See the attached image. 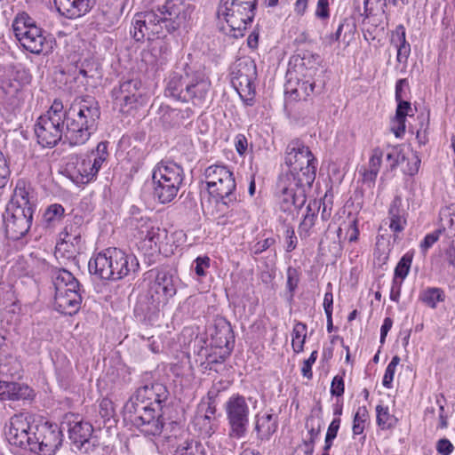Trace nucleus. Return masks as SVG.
Listing matches in <instances>:
<instances>
[{"mask_svg":"<svg viewBox=\"0 0 455 455\" xmlns=\"http://www.w3.org/2000/svg\"><path fill=\"white\" fill-rule=\"evenodd\" d=\"M100 116L99 103L92 97L75 100L67 111L61 101L54 100L38 117L35 132L43 147L52 148L63 137L71 146L83 145L96 130Z\"/></svg>","mask_w":455,"mask_h":455,"instance_id":"1","label":"nucleus"},{"mask_svg":"<svg viewBox=\"0 0 455 455\" xmlns=\"http://www.w3.org/2000/svg\"><path fill=\"white\" fill-rule=\"evenodd\" d=\"M167 398L168 391L163 384L142 386L125 403V416L145 435H159L164 427L162 403Z\"/></svg>","mask_w":455,"mask_h":455,"instance_id":"2","label":"nucleus"},{"mask_svg":"<svg viewBox=\"0 0 455 455\" xmlns=\"http://www.w3.org/2000/svg\"><path fill=\"white\" fill-rule=\"evenodd\" d=\"M211 89V81L201 70L185 64L169 76L165 95L182 102L201 107L205 104Z\"/></svg>","mask_w":455,"mask_h":455,"instance_id":"3","label":"nucleus"},{"mask_svg":"<svg viewBox=\"0 0 455 455\" xmlns=\"http://www.w3.org/2000/svg\"><path fill=\"white\" fill-rule=\"evenodd\" d=\"M138 268L139 262L135 256L116 248H108L98 253L88 263L90 273L104 280H120Z\"/></svg>","mask_w":455,"mask_h":455,"instance_id":"4","label":"nucleus"},{"mask_svg":"<svg viewBox=\"0 0 455 455\" xmlns=\"http://www.w3.org/2000/svg\"><path fill=\"white\" fill-rule=\"evenodd\" d=\"M284 160L290 171L288 177L293 179L294 185L310 188L315 179L316 159L309 148L294 139L286 147Z\"/></svg>","mask_w":455,"mask_h":455,"instance_id":"5","label":"nucleus"},{"mask_svg":"<svg viewBox=\"0 0 455 455\" xmlns=\"http://www.w3.org/2000/svg\"><path fill=\"white\" fill-rule=\"evenodd\" d=\"M257 3L258 0H220L218 16L223 18L229 28L226 33L235 38L242 37L254 19Z\"/></svg>","mask_w":455,"mask_h":455,"instance_id":"6","label":"nucleus"},{"mask_svg":"<svg viewBox=\"0 0 455 455\" xmlns=\"http://www.w3.org/2000/svg\"><path fill=\"white\" fill-rule=\"evenodd\" d=\"M154 196L161 204L172 202L184 180L181 166L173 162H160L153 170Z\"/></svg>","mask_w":455,"mask_h":455,"instance_id":"7","label":"nucleus"},{"mask_svg":"<svg viewBox=\"0 0 455 455\" xmlns=\"http://www.w3.org/2000/svg\"><path fill=\"white\" fill-rule=\"evenodd\" d=\"M13 33L21 46L34 54L48 53L53 41L47 39L43 29L26 12L19 13L12 22Z\"/></svg>","mask_w":455,"mask_h":455,"instance_id":"8","label":"nucleus"},{"mask_svg":"<svg viewBox=\"0 0 455 455\" xmlns=\"http://www.w3.org/2000/svg\"><path fill=\"white\" fill-rule=\"evenodd\" d=\"M55 287L54 306L63 315H73L78 312L82 303L80 283L68 270L57 272L53 282Z\"/></svg>","mask_w":455,"mask_h":455,"instance_id":"9","label":"nucleus"},{"mask_svg":"<svg viewBox=\"0 0 455 455\" xmlns=\"http://www.w3.org/2000/svg\"><path fill=\"white\" fill-rule=\"evenodd\" d=\"M207 189L217 202L229 206L237 202L236 183L233 172L225 165H211L204 172Z\"/></svg>","mask_w":455,"mask_h":455,"instance_id":"10","label":"nucleus"},{"mask_svg":"<svg viewBox=\"0 0 455 455\" xmlns=\"http://www.w3.org/2000/svg\"><path fill=\"white\" fill-rule=\"evenodd\" d=\"M257 78L256 64L250 59L239 60L232 71L231 82L241 100L251 106L256 95L255 80Z\"/></svg>","mask_w":455,"mask_h":455,"instance_id":"11","label":"nucleus"},{"mask_svg":"<svg viewBox=\"0 0 455 455\" xmlns=\"http://www.w3.org/2000/svg\"><path fill=\"white\" fill-rule=\"evenodd\" d=\"M34 416L28 412L13 415L9 421L5 432L8 442L15 446L31 451L34 443L33 431L35 430Z\"/></svg>","mask_w":455,"mask_h":455,"instance_id":"12","label":"nucleus"},{"mask_svg":"<svg viewBox=\"0 0 455 455\" xmlns=\"http://www.w3.org/2000/svg\"><path fill=\"white\" fill-rule=\"evenodd\" d=\"M34 416L28 412L13 415L9 421L5 432L8 442L15 446L31 451L34 443L33 431L35 430Z\"/></svg>","mask_w":455,"mask_h":455,"instance_id":"13","label":"nucleus"},{"mask_svg":"<svg viewBox=\"0 0 455 455\" xmlns=\"http://www.w3.org/2000/svg\"><path fill=\"white\" fill-rule=\"evenodd\" d=\"M150 305L143 307V301H140L136 308L145 314H154L158 310L161 303H165L168 299L176 294V286L173 282V276L167 271H158L155 280L149 286Z\"/></svg>","mask_w":455,"mask_h":455,"instance_id":"14","label":"nucleus"},{"mask_svg":"<svg viewBox=\"0 0 455 455\" xmlns=\"http://www.w3.org/2000/svg\"><path fill=\"white\" fill-rule=\"evenodd\" d=\"M31 452L53 455L62 443V432L57 424L41 421L35 425Z\"/></svg>","mask_w":455,"mask_h":455,"instance_id":"15","label":"nucleus"},{"mask_svg":"<svg viewBox=\"0 0 455 455\" xmlns=\"http://www.w3.org/2000/svg\"><path fill=\"white\" fill-rule=\"evenodd\" d=\"M227 419L230 426L229 435L242 438L245 435L249 424V405L241 395H234L228 398L225 405Z\"/></svg>","mask_w":455,"mask_h":455,"instance_id":"16","label":"nucleus"},{"mask_svg":"<svg viewBox=\"0 0 455 455\" xmlns=\"http://www.w3.org/2000/svg\"><path fill=\"white\" fill-rule=\"evenodd\" d=\"M30 81L31 76L26 69L4 71L0 77V90L6 102L18 106L23 101V88Z\"/></svg>","mask_w":455,"mask_h":455,"instance_id":"17","label":"nucleus"},{"mask_svg":"<svg viewBox=\"0 0 455 455\" xmlns=\"http://www.w3.org/2000/svg\"><path fill=\"white\" fill-rule=\"evenodd\" d=\"M31 207L7 208L4 215L5 232L12 239H20L29 230L32 224Z\"/></svg>","mask_w":455,"mask_h":455,"instance_id":"18","label":"nucleus"},{"mask_svg":"<svg viewBox=\"0 0 455 455\" xmlns=\"http://www.w3.org/2000/svg\"><path fill=\"white\" fill-rule=\"evenodd\" d=\"M141 82L139 79L123 81L112 90V98L116 106L121 110L124 107L132 106L141 96L140 89Z\"/></svg>","mask_w":455,"mask_h":455,"instance_id":"19","label":"nucleus"},{"mask_svg":"<svg viewBox=\"0 0 455 455\" xmlns=\"http://www.w3.org/2000/svg\"><path fill=\"white\" fill-rule=\"evenodd\" d=\"M92 426L88 422L77 421L69 426L68 434L75 447L81 452L89 453L93 451L95 443L92 440Z\"/></svg>","mask_w":455,"mask_h":455,"instance_id":"20","label":"nucleus"},{"mask_svg":"<svg viewBox=\"0 0 455 455\" xmlns=\"http://www.w3.org/2000/svg\"><path fill=\"white\" fill-rule=\"evenodd\" d=\"M187 9L182 0H166L163 7L158 9L163 16H166L167 31H175L185 23L188 17Z\"/></svg>","mask_w":455,"mask_h":455,"instance_id":"21","label":"nucleus"},{"mask_svg":"<svg viewBox=\"0 0 455 455\" xmlns=\"http://www.w3.org/2000/svg\"><path fill=\"white\" fill-rule=\"evenodd\" d=\"M212 344L225 350L220 355V360H215L216 363L224 362L230 355L235 343V336L231 325L227 322H220L215 326V331L212 334Z\"/></svg>","mask_w":455,"mask_h":455,"instance_id":"22","label":"nucleus"},{"mask_svg":"<svg viewBox=\"0 0 455 455\" xmlns=\"http://www.w3.org/2000/svg\"><path fill=\"white\" fill-rule=\"evenodd\" d=\"M288 186L282 188L281 207L283 212L291 211V206L299 210L306 203V194L304 188L306 186L297 187L294 185L293 179L287 176Z\"/></svg>","mask_w":455,"mask_h":455,"instance_id":"23","label":"nucleus"},{"mask_svg":"<svg viewBox=\"0 0 455 455\" xmlns=\"http://www.w3.org/2000/svg\"><path fill=\"white\" fill-rule=\"evenodd\" d=\"M63 237L57 243L56 250L68 259L74 258L82 250L81 232L78 228L66 227Z\"/></svg>","mask_w":455,"mask_h":455,"instance_id":"24","label":"nucleus"},{"mask_svg":"<svg viewBox=\"0 0 455 455\" xmlns=\"http://www.w3.org/2000/svg\"><path fill=\"white\" fill-rule=\"evenodd\" d=\"M278 427L277 415L270 411L258 413L254 419L253 431L256 433L257 440L259 443L269 441Z\"/></svg>","mask_w":455,"mask_h":455,"instance_id":"25","label":"nucleus"},{"mask_svg":"<svg viewBox=\"0 0 455 455\" xmlns=\"http://www.w3.org/2000/svg\"><path fill=\"white\" fill-rule=\"evenodd\" d=\"M95 0H54L58 12L68 19L86 14L94 5Z\"/></svg>","mask_w":455,"mask_h":455,"instance_id":"26","label":"nucleus"},{"mask_svg":"<svg viewBox=\"0 0 455 455\" xmlns=\"http://www.w3.org/2000/svg\"><path fill=\"white\" fill-rule=\"evenodd\" d=\"M130 224L138 229L140 238L145 241L148 240L151 244L156 245L160 242L161 229L152 225L148 219H139L133 216L130 220Z\"/></svg>","mask_w":455,"mask_h":455,"instance_id":"27","label":"nucleus"},{"mask_svg":"<svg viewBox=\"0 0 455 455\" xmlns=\"http://www.w3.org/2000/svg\"><path fill=\"white\" fill-rule=\"evenodd\" d=\"M31 389L16 382H6L0 380V400H20L30 396Z\"/></svg>","mask_w":455,"mask_h":455,"instance_id":"28","label":"nucleus"},{"mask_svg":"<svg viewBox=\"0 0 455 455\" xmlns=\"http://www.w3.org/2000/svg\"><path fill=\"white\" fill-rule=\"evenodd\" d=\"M390 42L397 51V61L406 63L411 52V45L406 41L405 28L403 25L397 26L393 31Z\"/></svg>","mask_w":455,"mask_h":455,"instance_id":"29","label":"nucleus"},{"mask_svg":"<svg viewBox=\"0 0 455 455\" xmlns=\"http://www.w3.org/2000/svg\"><path fill=\"white\" fill-rule=\"evenodd\" d=\"M138 18L142 20L143 26L148 30L150 35H158L162 33L163 24L166 27V16L158 10L137 13Z\"/></svg>","mask_w":455,"mask_h":455,"instance_id":"30","label":"nucleus"},{"mask_svg":"<svg viewBox=\"0 0 455 455\" xmlns=\"http://www.w3.org/2000/svg\"><path fill=\"white\" fill-rule=\"evenodd\" d=\"M229 206H233L229 212L218 218V224L220 225H234L235 227H242L249 220L248 212L236 202Z\"/></svg>","mask_w":455,"mask_h":455,"instance_id":"31","label":"nucleus"},{"mask_svg":"<svg viewBox=\"0 0 455 455\" xmlns=\"http://www.w3.org/2000/svg\"><path fill=\"white\" fill-rule=\"evenodd\" d=\"M401 204H402L401 198L396 196V197H395V199L393 200V202L389 207V211H388L389 220H390L389 228L394 232L403 231L405 227V224H406V220L403 216V210L400 208Z\"/></svg>","mask_w":455,"mask_h":455,"instance_id":"32","label":"nucleus"},{"mask_svg":"<svg viewBox=\"0 0 455 455\" xmlns=\"http://www.w3.org/2000/svg\"><path fill=\"white\" fill-rule=\"evenodd\" d=\"M384 152L379 148H375L371 150V154L369 160L368 169H365L363 176L364 181L374 182L379 168L381 166L382 157Z\"/></svg>","mask_w":455,"mask_h":455,"instance_id":"33","label":"nucleus"},{"mask_svg":"<svg viewBox=\"0 0 455 455\" xmlns=\"http://www.w3.org/2000/svg\"><path fill=\"white\" fill-rule=\"evenodd\" d=\"M398 101L395 116L394 123L397 124V127H392L396 137H400L401 134L405 132V117L406 116H411V112L412 111L411 103L408 101L400 100Z\"/></svg>","mask_w":455,"mask_h":455,"instance_id":"34","label":"nucleus"},{"mask_svg":"<svg viewBox=\"0 0 455 455\" xmlns=\"http://www.w3.org/2000/svg\"><path fill=\"white\" fill-rule=\"evenodd\" d=\"M320 207L316 201L309 202L307 206V213L299 226V233L300 236L307 237L310 234L311 228L315 226L316 220L315 211Z\"/></svg>","mask_w":455,"mask_h":455,"instance_id":"35","label":"nucleus"},{"mask_svg":"<svg viewBox=\"0 0 455 455\" xmlns=\"http://www.w3.org/2000/svg\"><path fill=\"white\" fill-rule=\"evenodd\" d=\"M174 455H206L204 445L194 439L186 440L176 449Z\"/></svg>","mask_w":455,"mask_h":455,"instance_id":"36","label":"nucleus"},{"mask_svg":"<svg viewBox=\"0 0 455 455\" xmlns=\"http://www.w3.org/2000/svg\"><path fill=\"white\" fill-rule=\"evenodd\" d=\"M321 62V58L318 54H314L310 52L304 53L300 59L299 68L301 69H306L307 71V74L304 75V77H312L318 71L319 65Z\"/></svg>","mask_w":455,"mask_h":455,"instance_id":"37","label":"nucleus"},{"mask_svg":"<svg viewBox=\"0 0 455 455\" xmlns=\"http://www.w3.org/2000/svg\"><path fill=\"white\" fill-rule=\"evenodd\" d=\"M307 337V325L300 322L295 323L292 331L291 346L295 353H300L304 349Z\"/></svg>","mask_w":455,"mask_h":455,"instance_id":"38","label":"nucleus"},{"mask_svg":"<svg viewBox=\"0 0 455 455\" xmlns=\"http://www.w3.org/2000/svg\"><path fill=\"white\" fill-rule=\"evenodd\" d=\"M31 207L28 201V193L25 188L24 181H18L12 198L11 205L7 208L12 207Z\"/></svg>","mask_w":455,"mask_h":455,"instance_id":"39","label":"nucleus"},{"mask_svg":"<svg viewBox=\"0 0 455 455\" xmlns=\"http://www.w3.org/2000/svg\"><path fill=\"white\" fill-rule=\"evenodd\" d=\"M315 88V82L306 79L299 81L298 87L294 89H291L289 91L288 88H286L285 93L290 94V97H292L294 100H300V99H306L307 96L310 95L314 92Z\"/></svg>","mask_w":455,"mask_h":455,"instance_id":"40","label":"nucleus"},{"mask_svg":"<svg viewBox=\"0 0 455 455\" xmlns=\"http://www.w3.org/2000/svg\"><path fill=\"white\" fill-rule=\"evenodd\" d=\"M377 411V424L382 429H389L395 426L397 419L389 413L387 407L378 405Z\"/></svg>","mask_w":455,"mask_h":455,"instance_id":"41","label":"nucleus"},{"mask_svg":"<svg viewBox=\"0 0 455 455\" xmlns=\"http://www.w3.org/2000/svg\"><path fill=\"white\" fill-rule=\"evenodd\" d=\"M412 259H413V254L411 252L405 253L400 259L399 262L397 263V265L395 268V273H394L395 280L398 281L400 279V281L403 282L406 278V276L408 275L409 271L411 269V267Z\"/></svg>","mask_w":455,"mask_h":455,"instance_id":"42","label":"nucleus"},{"mask_svg":"<svg viewBox=\"0 0 455 455\" xmlns=\"http://www.w3.org/2000/svg\"><path fill=\"white\" fill-rule=\"evenodd\" d=\"M419 298L423 303L435 308L439 301H443L444 295L440 288H427L421 292Z\"/></svg>","mask_w":455,"mask_h":455,"instance_id":"43","label":"nucleus"},{"mask_svg":"<svg viewBox=\"0 0 455 455\" xmlns=\"http://www.w3.org/2000/svg\"><path fill=\"white\" fill-rule=\"evenodd\" d=\"M77 173L81 176L82 183H88L92 180L98 172L95 171L91 158H84L77 166Z\"/></svg>","mask_w":455,"mask_h":455,"instance_id":"44","label":"nucleus"},{"mask_svg":"<svg viewBox=\"0 0 455 455\" xmlns=\"http://www.w3.org/2000/svg\"><path fill=\"white\" fill-rule=\"evenodd\" d=\"M91 161L94 166V169L97 172L102 167V164L106 162L108 153V146L106 142H100L98 144L96 151H92L90 156Z\"/></svg>","mask_w":455,"mask_h":455,"instance_id":"45","label":"nucleus"},{"mask_svg":"<svg viewBox=\"0 0 455 455\" xmlns=\"http://www.w3.org/2000/svg\"><path fill=\"white\" fill-rule=\"evenodd\" d=\"M323 425V419L321 416H318L316 419L311 415L307 419L306 427L308 429V434L310 435L308 442L306 443L307 445H313L321 433Z\"/></svg>","mask_w":455,"mask_h":455,"instance_id":"46","label":"nucleus"},{"mask_svg":"<svg viewBox=\"0 0 455 455\" xmlns=\"http://www.w3.org/2000/svg\"><path fill=\"white\" fill-rule=\"evenodd\" d=\"M65 209L61 204H53L47 207L44 213V219L48 224L59 222L64 217Z\"/></svg>","mask_w":455,"mask_h":455,"instance_id":"47","label":"nucleus"},{"mask_svg":"<svg viewBox=\"0 0 455 455\" xmlns=\"http://www.w3.org/2000/svg\"><path fill=\"white\" fill-rule=\"evenodd\" d=\"M445 227H442L427 234L423 241L420 243L419 247L423 254H425L438 240L441 236H444Z\"/></svg>","mask_w":455,"mask_h":455,"instance_id":"48","label":"nucleus"},{"mask_svg":"<svg viewBox=\"0 0 455 455\" xmlns=\"http://www.w3.org/2000/svg\"><path fill=\"white\" fill-rule=\"evenodd\" d=\"M132 25V28L130 33L137 42H142L146 36H151L148 30H146L147 26H143L142 20L138 18L137 14L134 16Z\"/></svg>","mask_w":455,"mask_h":455,"instance_id":"49","label":"nucleus"},{"mask_svg":"<svg viewBox=\"0 0 455 455\" xmlns=\"http://www.w3.org/2000/svg\"><path fill=\"white\" fill-rule=\"evenodd\" d=\"M368 418V411L365 406L357 409L353 422V434L361 435L364 429V423Z\"/></svg>","mask_w":455,"mask_h":455,"instance_id":"50","label":"nucleus"},{"mask_svg":"<svg viewBox=\"0 0 455 455\" xmlns=\"http://www.w3.org/2000/svg\"><path fill=\"white\" fill-rule=\"evenodd\" d=\"M99 414L103 419L104 424L110 422L115 416V408L113 402L109 399L104 398L100 403Z\"/></svg>","mask_w":455,"mask_h":455,"instance_id":"51","label":"nucleus"},{"mask_svg":"<svg viewBox=\"0 0 455 455\" xmlns=\"http://www.w3.org/2000/svg\"><path fill=\"white\" fill-rule=\"evenodd\" d=\"M404 160V156L402 155L401 151L395 148H390L386 153L387 167L389 170H394L401 161Z\"/></svg>","mask_w":455,"mask_h":455,"instance_id":"52","label":"nucleus"},{"mask_svg":"<svg viewBox=\"0 0 455 455\" xmlns=\"http://www.w3.org/2000/svg\"><path fill=\"white\" fill-rule=\"evenodd\" d=\"M354 25H351L347 19H344L339 25L335 33L329 36L328 40L329 44H332L334 42H339L341 37L342 32L345 30V34L343 36V40L346 39L347 34H351L354 29Z\"/></svg>","mask_w":455,"mask_h":455,"instance_id":"53","label":"nucleus"},{"mask_svg":"<svg viewBox=\"0 0 455 455\" xmlns=\"http://www.w3.org/2000/svg\"><path fill=\"white\" fill-rule=\"evenodd\" d=\"M345 371H343L342 375H336L331 384V394L334 396H341L345 391L344 383Z\"/></svg>","mask_w":455,"mask_h":455,"instance_id":"54","label":"nucleus"},{"mask_svg":"<svg viewBox=\"0 0 455 455\" xmlns=\"http://www.w3.org/2000/svg\"><path fill=\"white\" fill-rule=\"evenodd\" d=\"M275 239L272 237L259 241L251 246L250 251L252 255H259L270 248L275 243Z\"/></svg>","mask_w":455,"mask_h":455,"instance_id":"55","label":"nucleus"},{"mask_svg":"<svg viewBox=\"0 0 455 455\" xmlns=\"http://www.w3.org/2000/svg\"><path fill=\"white\" fill-rule=\"evenodd\" d=\"M316 358L317 351L315 350L311 353L309 358L303 361L301 373L303 377L307 378V379H311L313 378L312 365L315 363Z\"/></svg>","mask_w":455,"mask_h":455,"instance_id":"56","label":"nucleus"},{"mask_svg":"<svg viewBox=\"0 0 455 455\" xmlns=\"http://www.w3.org/2000/svg\"><path fill=\"white\" fill-rule=\"evenodd\" d=\"M285 240H286V247L285 250L287 252H291L295 250L298 239L295 235L294 228L291 226H286V229L284 231Z\"/></svg>","mask_w":455,"mask_h":455,"instance_id":"57","label":"nucleus"},{"mask_svg":"<svg viewBox=\"0 0 455 455\" xmlns=\"http://www.w3.org/2000/svg\"><path fill=\"white\" fill-rule=\"evenodd\" d=\"M10 169L4 154L0 151V188H4L10 176Z\"/></svg>","mask_w":455,"mask_h":455,"instance_id":"58","label":"nucleus"},{"mask_svg":"<svg viewBox=\"0 0 455 455\" xmlns=\"http://www.w3.org/2000/svg\"><path fill=\"white\" fill-rule=\"evenodd\" d=\"M315 16L323 20H328L330 17L329 1L318 0L315 10Z\"/></svg>","mask_w":455,"mask_h":455,"instance_id":"59","label":"nucleus"},{"mask_svg":"<svg viewBox=\"0 0 455 455\" xmlns=\"http://www.w3.org/2000/svg\"><path fill=\"white\" fill-rule=\"evenodd\" d=\"M196 267L195 271L197 275L204 276L205 269L210 267V258L207 256L204 257H197L195 259Z\"/></svg>","mask_w":455,"mask_h":455,"instance_id":"60","label":"nucleus"},{"mask_svg":"<svg viewBox=\"0 0 455 455\" xmlns=\"http://www.w3.org/2000/svg\"><path fill=\"white\" fill-rule=\"evenodd\" d=\"M299 281V278L298 271L291 267H288V269H287V286H288V289L290 290V291H293L297 288Z\"/></svg>","mask_w":455,"mask_h":455,"instance_id":"61","label":"nucleus"},{"mask_svg":"<svg viewBox=\"0 0 455 455\" xmlns=\"http://www.w3.org/2000/svg\"><path fill=\"white\" fill-rule=\"evenodd\" d=\"M444 259L449 266L455 268V241L449 242L448 247L443 251Z\"/></svg>","mask_w":455,"mask_h":455,"instance_id":"62","label":"nucleus"},{"mask_svg":"<svg viewBox=\"0 0 455 455\" xmlns=\"http://www.w3.org/2000/svg\"><path fill=\"white\" fill-rule=\"evenodd\" d=\"M453 449L452 443L446 438L440 439L436 443V450L442 455H450Z\"/></svg>","mask_w":455,"mask_h":455,"instance_id":"63","label":"nucleus"},{"mask_svg":"<svg viewBox=\"0 0 455 455\" xmlns=\"http://www.w3.org/2000/svg\"><path fill=\"white\" fill-rule=\"evenodd\" d=\"M448 228L445 227L444 237L451 239L455 236V212L450 214L447 220Z\"/></svg>","mask_w":455,"mask_h":455,"instance_id":"64","label":"nucleus"}]
</instances>
